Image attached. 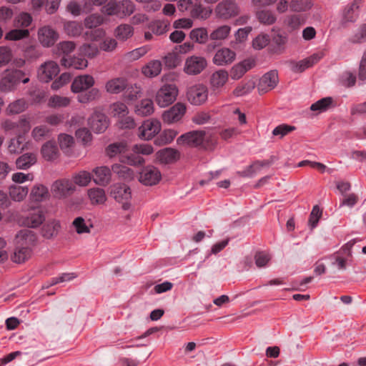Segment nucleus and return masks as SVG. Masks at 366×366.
I'll return each mask as SVG.
<instances>
[{"label": "nucleus", "instance_id": "42", "mask_svg": "<svg viewBox=\"0 0 366 366\" xmlns=\"http://www.w3.org/2000/svg\"><path fill=\"white\" fill-rule=\"evenodd\" d=\"M112 169L119 178L125 180H131L134 177V172L132 169L125 165L115 164L112 165Z\"/></svg>", "mask_w": 366, "mask_h": 366}, {"label": "nucleus", "instance_id": "55", "mask_svg": "<svg viewBox=\"0 0 366 366\" xmlns=\"http://www.w3.org/2000/svg\"><path fill=\"white\" fill-rule=\"evenodd\" d=\"M100 97L99 90L97 88H92L89 91L81 93L77 96V99L80 103H88Z\"/></svg>", "mask_w": 366, "mask_h": 366}, {"label": "nucleus", "instance_id": "20", "mask_svg": "<svg viewBox=\"0 0 366 366\" xmlns=\"http://www.w3.org/2000/svg\"><path fill=\"white\" fill-rule=\"evenodd\" d=\"M255 64L253 59H247L235 64L230 71V76L232 79H240L247 71L251 69Z\"/></svg>", "mask_w": 366, "mask_h": 366}, {"label": "nucleus", "instance_id": "60", "mask_svg": "<svg viewBox=\"0 0 366 366\" xmlns=\"http://www.w3.org/2000/svg\"><path fill=\"white\" fill-rule=\"evenodd\" d=\"M69 103V98L58 95H54L50 97L49 100V106L54 108L64 107L68 106Z\"/></svg>", "mask_w": 366, "mask_h": 366}, {"label": "nucleus", "instance_id": "37", "mask_svg": "<svg viewBox=\"0 0 366 366\" xmlns=\"http://www.w3.org/2000/svg\"><path fill=\"white\" fill-rule=\"evenodd\" d=\"M60 227L59 221L52 220L43 226L41 229L42 235L46 239H51L58 234Z\"/></svg>", "mask_w": 366, "mask_h": 366}, {"label": "nucleus", "instance_id": "38", "mask_svg": "<svg viewBox=\"0 0 366 366\" xmlns=\"http://www.w3.org/2000/svg\"><path fill=\"white\" fill-rule=\"evenodd\" d=\"M49 197V191L46 187L43 184H36L33 187L30 198L34 202H42Z\"/></svg>", "mask_w": 366, "mask_h": 366}, {"label": "nucleus", "instance_id": "3", "mask_svg": "<svg viewBox=\"0 0 366 366\" xmlns=\"http://www.w3.org/2000/svg\"><path fill=\"white\" fill-rule=\"evenodd\" d=\"M178 89L172 84H164L157 93L156 102L160 107H166L172 104L177 98Z\"/></svg>", "mask_w": 366, "mask_h": 366}, {"label": "nucleus", "instance_id": "33", "mask_svg": "<svg viewBox=\"0 0 366 366\" xmlns=\"http://www.w3.org/2000/svg\"><path fill=\"white\" fill-rule=\"evenodd\" d=\"M41 154L47 161H52L58 157L59 149L54 142L49 141L41 147Z\"/></svg>", "mask_w": 366, "mask_h": 366}, {"label": "nucleus", "instance_id": "50", "mask_svg": "<svg viewBox=\"0 0 366 366\" xmlns=\"http://www.w3.org/2000/svg\"><path fill=\"white\" fill-rule=\"evenodd\" d=\"M256 16L259 22L267 25L273 24L277 19L273 12L269 10L258 11L256 14Z\"/></svg>", "mask_w": 366, "mask_h": 366}, {"label": "nucleus", "instance_id": "31", "mask_svg": "<svg viewBox=\"0 0 366 366\" xmlns=\"http://www.w3.org/2000/svg\"><path fill=\"white\" fill-rule=\"evenodd\" d=\"M162 67L159 60H152L142 67V72L145 76L152 78L161 73Z\"/></svg>", "mask_w": 366, "mask_h": 366}, {"label": "nucleus", "instance_id": "24", "mask_svg": "<svg viewBox=\"0 0 366 366\" xmlns=\"http://www.w3.org/2000/svg\"><path fill=\"white\" fill-rule=\"evenodd\" d=\"M94 183L101 186L107 185L112 177L111 169L107 166L97 167L93 169Z\"/></svg>", "mask_w": 366, "mask_h": 366}, {"label": "nucleus", "instance_id": "12", "mask_svg": "<svg viewBox=\"0 0 366 366\" xmlns=\"http://www.w3.org/2000/svg\"><path fill=\"white\" fill-rule=\"evenodd\" d=\"M59 72L57 63L48 61L42 64L38 69V78L41 81L48 82L55 77Z\"/></svg>", "mask_w": 366, "mask_h": 366}, {"label": "nucleus", "instance_id": "63", "mask_svg": "<svg viewBox=\"0 0 366 366\" xmlns=\"http://www.w3.org/2000/svg\"><path fill=\"white\" fill-rule=\"evenodd\" d=\"M11 49L8 46H0V68L6 66L12 59Z\"/></svg>", "mask_w": 366, "mask_h": 366}, {"label": "nucleus", "instance_id": "39", "mask_svg": "<svg viewBox=\"0 0 366 366\" xmlns=\"http://www.w3.org/2000/svg\"><path fill=\"white\" fill-rule=\"evenodd\" d=\"M228 72L224 69H219L212 74L211 84L214 88L223 86L228 80Z\"/></svg>", "mask_w": 366, "mask_h": 366}, {"label": "nucleus", "instance_id": "8", "mask_svg": "<svg viewBox=\"0 0 366 366\" xmlns=\"http://www.w3.org/2000/svg\"><path fill=\"white\" fill-rule=\"evenodd\" d=\"M75 190V186L69 179H62L55 181L51 187L53 196L58 199L71 195Z\"/></svg>", "mask_w": 366, "mask_h": 366}, {"label": "nucleus", "instance_id": "14", "mask_svg": "<svg viewBox=\"0 0 366 366\" xmlns=\"http://www.w3.org/2000/svg\"><path fill=\"white\" fill-rule=\"evenodd\" d=\"M161 178V172L154 166L144 167L139 175L140 182L148 186L157 184L160 181Z\"/></svg>", "mask_w": 366, "mask_h": 366}, {"label": "nucleus", "instance_id": "28", "mask_svg": "<svg viewBox=\"0 0 366 366\" xmlns=\"http://www.w3.org/2000/svg\"><path fill=\"white\" fill-rule=\"evenodd\" d=\"M127 87L125 78L117 77L109 80L105 84V89L109 94H119Z\"/></svg>", "mask_w": 366, "mask_h": 366}, {"label": "nucleus", "instance_id": "36", "mask_svg": "<svg viewBox=\"0 0 366 366\" xmlns=\"http://www.w3.org/2000/svg\"><path fill=\"white\" fill-rule=\"evenodd\" d=\"M9 196L15 202H21L26 197L29 189L25 186L11 185L9 188Z\"/></svg>", "mask_w": 366, "mask_h": 366}, {"label": "nucleus", "instance_id": "45", "mask_svg": "<svg viewBox=\"0 0 366 366\" xmlns=\"http://www.w3.org/2000/svg\"><path fill=\"white\" fill-rule=\"evenodd\" d=\"M305 18L300 14H293L287 16L285 20V24L290 31L299 29L305 24Z\"/></svg>", "mask_w": 366, "mask_h": 366}, {"label": "nucleus", "instance_id": "13", "mask_svg": "<svg viewBox=\"0 0 366 366\" xmlns=\"http://www.w3.org/2000/svg\"><path fill=\"white\" fill-rule=\"evenodd\" d=\"M88 123L94 132L100 134L107 129L109 119L103 112L96 111L89 118Z\"/></svg>", "mask_w": 366, "mask_h": 366}, {"label": "nucleus", "instance_id": "35", "mask_svg": "<svg viewBox=\"0 0 366 366\" xmlns=\"http://www.w3.org/2000/svg\"><path fill=\"white\" fill-rule=\"evenodd\" d=\"M36 162V156L34 153H25L16 160V165L19 169H27Z\"/></svg>", "mask_w": 366, "mask_h": 366}, {"label": "nucleus", "instance_id": "32", "mask_svg": "<svg viewBox=\"0 0 366 366\" xmlns=\"http://www.w3.org/2000/svg\"><path fill=\"white\" fill-rule=\"evenodd\" d=\"M134 112L138 116L146 117L154 112V104L149 99H144L135 105Z\"/></svg>", "mask_w": 366, "mask_h": 366}, {"label": "nucleus", "instance_id": "16", "mask_svg": "<svg viewBox=\"0 0 366 366\" xmlns=\"http://www.w3.org/2000/svg\"><path fill=\"white\" fill-rule=\"evenodd\" d=\"M279 81L277 70H271L264 74L258 84V89L262 92H267L273 89Z\"/></svg>", "mask_w": 366, "mask_h": 366}, {"label": "nucleus", "instance_id": "2", "mask_svg": "<svg viewBox=\"0 0 366 366\" xmlns=\"http://www.w3.org/2000/svg\"><path fill=\"white\" fill-rule=\"evenodd\" d=\"M104 17L99 14H92L86 16L84 20V24L86 29H92L86 31L84 36L86 40L98 41L105 35L103 29L98 28L104 23Z\"/></svg>", "mask_w": 366, "mask_h": 366}, {"label": "nucleus", "instance_id": "64", "mask_svg": "<svg viewBox=\"0 0 366 366\" xmlns=\"http://www.w3.org/2000/svg\"><path fill=\"white\" fill-rule=\"evenodd\" d=\"M76 48V44L71 41H64L58 44L57 49L58 51L63 54L64 56H69Z\"/></svg>", "mask_w": 366, "mask_h": 366}, {"label": "nucleus", "instance_id": "41", "mask_svg": "<svg viewBox=\"0 0 366 366\" xmlns=\"http://www.w3.org/2000/svg\"><path fill=\"white\" fill-rule=\"evenodd\" d=\"M64 29L67 35L73 37L79 36L83 32L81 23L76 21L66 22Z\"/></svg>", "mask_w": 366, "mask_h": 366}, {"label": "nucleus", "instance_id": "49", "mask_svg": "<svg viewBox=\"0 0 366 366\" xmlns=\"http://www.w3.org/2000/svg\"><path fill=\"white\" fill-rule=\"evenodd\" d=\"M110 109L112 116L119 118L124 117L129 113L127 106L121 102H117L111 104Z\"/></svg>", "mask_w": 366, "mask_h": 366}, {"label": "nucleus", "instance_id": "40", "mask_svg": "<svg viewBox=\"0 0 366 366\" xmlns=\"http://www.w3.org/2000/svg\"><path fill=\"white\" fill-rule=\"evenodd\" d=\"M196 4L193 6L191 9V16L193 18L206 19L209 17L212 11L207 10L202 4V0H194Z\"/></svg>", "mask_w": 366, "mask_h": 366}, {"label": "nucleus", "instance_id": "58", "mask_svg": "<svg viewBox=\"0 0 366 366\" xmlns=\"http://www.w3.org/2000/svg\"><path fill=\"white\" fill-rule=\"evenodd\" d=\"M290 6L294 11H305L311 8L312 2L310 0H292Z\"/></svg>", "mask_w": 366, "mask_h": 366}, {"label": "nucleus", "instance_id": "19", "mask_svg": "<svg viewBox=\"0 0 366 366\" xmlns=\"http://www.w3.org/2000/svg\"><path fill=\"white\" fill-rule=\"evenodd\" d=\"M236 54L229 48H222L217 51L213 63L217 66H224L231 64L235 59Z\"/></svg>", "mask_w": 366, "mask_h": 366}, {"label": "nucleus", "instance_id": "7", "mask_svg": "<svg viewBox=\"0 0 366 366\" xmlns=\"http://www.w3.org/2000/svg\"><path fill=\"white\" fill-rule=\"evenodd\" d=\"M239 11L237 4L232 0H223L215 8L217 16L223 19H229L237 16Z\"/></svg>", "mask_w": 366, "mask_h": 366}, {"label": "nucleus", "instance_id": "57", "mask_svg": "<svg viewBox=\"0 0 366 366\" xmlns=\"http://www.w3.org/2000/svg\"><path fill=\"white\" fill-rule=\"evenodd\" d=\"M92 180V175L86 171H81L73 177L74 183L80 187H86Z\"/></svg>", "mask_w": 366, "mask_h": 366}, {"label": "nucleus", "instance_id": "15", "mask_svg": "<svg viewBox=\"0 0 366 366\" xmlns=\"http://www.w3.org/2000/svg\"><path fill=\"white\" fill-rule=\"evenodd\" d=\"M186 112V107L182 103H177L162 114V119L165 123L172 124L179 121Z\"/></svg>", "mask_w": 366, "mask_h": 366}, {"label": "nucleus", "instance_id": "25", "mask_svg": "<svg viewBox=\"0 0 366 366\" xmlns=\"http://www.w3.org/2000/svg\"><path fill=\"white\" fill-rule=\"evenodd\" d=\"M16 241L18 245L28 246L31 248L36 241V237L33 231L23 229L16 234Z\"/></svg>", "mask_w": 366, "mask_h": 366}, {"label": "nucleus", "instance_id": "52", "mask_svg": "<svg viewBox=\"0 0 366 366\" xmlns=\"http://www.w3.org/2000/svg\"><path fill=\"white\" fill-rule=\"evenodd\" d=\"M26 107V101L24 99H19L10 103L6 108V112L9 114H19L25 110Z\"/></svg>", "mask_w": 366, "mask_h": 366}, {"label": "nucleus", "instance_id": "48", "mask_svg": "<svg viewBox=\"0 0 366 366\" xmlns=\"http://www.w3.org/2000/svg\"><path fill=\"white\" fill-rule=\"evenodd\" d=\"M133 27L129 24H121L115 29L116 37L125 41L133 35Z\"/></svg>", "mask_w": 366, "mask_h": 366}, {"label": "nucleus", "instance_id": "62", "mask_svg": "<svg viewBox=\"0 0 366 366\" xmlns=\"http://www.w3.org/2000/svg\"><path fill=\"white\" fill-rule=\"evenodd\" d=\"M79 53L81 55L93 58L97 55L99 49L95 44H84L79 48Z\"/></svg>", "mask_w": 366, "mask_h": 366}, {"label": "nucleus", "instance_id": "5", "mask_svg": "<svg viewBox=\"0 0 366 366\" xmlns=\"http://www.w3.org/2000/svg\"><path fill=\"white\" fill-rule=\"evenodd\" d=\"M111 196L115 200L122 204L124 209H128L129 207V202L132 197L129 187L125 184L117 183L112 186Z\"/></svg>", "mask_w": 366, "mask_h": 366}, {"label": "nucleus", "instance_id": "9", "mask_svg": "<svg viewBox=\"0 0 366 366\" xmlns=\"http://www.w3.org/2000/svg\"><path fill=\"white\" fill-rule=\"evenodd\" d=\"M208 98V89L202 84L191 86L187 92L188 101L193 105H201Z\"/></svg>", "mask_w": 366, "mask_h": 366}, {"label": "nucleus", "instance_id": "11", "mask_svg": "<svg viewBox=\"0 0 366 366\" xmlns=\"http://www.w3.org/2000/svg\"><path fill=\"white\" fill-rule=\"evenodd\" d=\"M38 40L44 47L52 46L59 39V34L49 26H44L37 32Z\"/></svg>", "mask_w": 366, "mask_h": 366}, {"label": "nucleus", "instance_id": "29", "mask_svg": "<svg viewBox=\"0 0 366 366\" xmlns=\"http://www.w3.org/2000/svg\"><path fill=\"white\" fill-rule=\"evenodd\" d=\"M31 247L17 244L13 254L11 256V259L15 263L21 264L27 260L31 257Z\"/></svg>", "mask_w": 366, "mask_h": 366}, {"label": "nucleus", "instance_id": "34", "mask_svg": "<svg viewBox=\"0 0 366 366\" xmlns=\"http://www.w3.org/2000/svg\"><path fill=\"white\" fill-rule=\"evenodd\" d=\"M128 151V145L125 142L110 144L106 148V154L109 158L118 154H124Z\"/></svg>", "mask_w": 366, "mask_h": 366}, {"label": "nucleus", "instance_id": "43", "mask_svg": "<svg viewBox=\"0 0 366 366\" xmlns=\"http://www.w3.org/2000/svg\"><path fill=\"white\" fill-rule=\"evenodd\" d=\"M151 49L149 45H144L141 47L137 48L131 51L124 54V59L129 61L138 60L142 56H144Z\"/></svg>", "mask_w": 366, "mask_h": 366}, {"label": "nucleus", "instance_id": "61", "mask_svg": "<svg viewBox=\"0 0 366 366\" xmlns=\"http://www.w3.org/2000/svg\"><path fill=\"white\" fill-rule=\"evenodd\" d=\"M49 133V128L45 125L35 127L32 132L31 136L35 141H41L46 138Z\"/></svg>", "mask_w": 366, "mask_h": 366}, {"label": "nucleus", "instance_id": "30", "mask_svg": "<svg viewBox=\"0 0 366 366\" xmlns=\"http://www.w3.org/2000/svg\"><path fill=\"white\" fill-rule=\"evenodd\" d=\"M268 164L269 163L267 161H256L251 165L246 167L244 170L238 171L237 174L242 177L251 178L254 177L263 167L267 166Z\"/></svg>", "mask_w": 366, "mask_h": 366}, {"label": "nucleus", "instance_id": "21", "mask_svg": "<svg viewBox=\"0 0 366 366\" xmlns=\"http://www.w3.org/2000/svg\"><path fill=\"white\" fill-rule=\"evenodd\" d=\"M157 159L162 164H172L180 158V153L173 148H164L156 154Z\"/></svg>", "mask_w": 366, "mask_h": 366}, {"label": "nucleus", "instance_id": "18", "mask_svg": "<svg viewBox=\"0 0 366 366\" xmlns=\"http://www.w3.org/2000/svg\"><path fill=\"white\" fill-rule=\"evenodd\" d=\"M94 83V79L92 76L89 74L80 75L74 79L71 89L74 93H81L92 87Z\"/></svg>", "mask_w": 366, "mask_h": 366}, {"label": "nucleus", "instance_id": "44", "mask_svg": "<svg viewBox=\"0 0 366 366\" xmlns=\"http://www.w3.org/2000/svg\"><path fill=\"white\" fill-rule=\"evenodd\" d=\"M88 195L92 204H103L107 200L105 192L102 188L96 187L89 189Z\"/></svg>", "mask_w": 366, "mask_h": 366}, {"label": "nucleus", "instance_id": "10", "mask_svg": "<svg viewBox=\"0 0 366 366\" xmlns=\"http://www.w3.org/2000/svg\"><path fill=\"white\" fill-rule=\"evenodd\" d=\"M207 65V62L204 57L191 56L185 61L184 71L189 75H197L200 74Z\"/></svg>", "mask_w": 366, "mask_h": 366}, {"label": "nucleus", "instance_id": "47", "mask_svg": "<svg viewBox=\"0 0 366 366\" xmlns=\"http://www.w3.org/2000/svg\"><path fill=\"white\" fill-rule=\"evenodd\" d=\"M332 97L322 98L310 106L311 111L317 112V113H322L327 111L332 104Z\"/></svg>", "mask_w": 366, "mask_h": 366}, {"label": "nucleus", "instance_id": "1", "mask_svg": "<svg viewBox=\"0 0 366 366\" xmlns=\"http://www.w3.org/2000/svg\"><path fill=\"white\" fill-rule=\"evenodd\" d=\"M134 4L132 1H109L102 6L101 11L107 16H115L119 19L130 16L134 11Z\"/></svg>", "mask_w": 366, "mask_h": 366}, {"label": "nucleus", "instance_id": "56", "mask_svg": "<svg viewBox=\"0 0 366 366\" xmlns=\"http://www.w3.org/2000/svg\"><path fill=\"white\" fill-rule=\"evenodd\" d=\"M72 226L77 234H84V233H89L90 229L92 227V225L90 224L88 226L85 220L83 217H78L75 218L72 222Z\"/></svg>", "mask_w": 366, "mask_h": 366}, {"label": "nucleus", "instance_id": "26", "mask_svg": "<svg viewBox=\"0 0 366 366\" xmlns=\"http://www.w3.org/2000/svg\"><path fill=\"white\" fill-rule=\"evenodd\" d=\"M359 1L355 0L351 4H348L343 10L342 13V23H352L356 21L359 16Z\"/></svg>", "mask_w": 366, "mask_h": 366}, {"label": "nucleus", "instance_id": "4", "mask_svg": "<svg viewBox=\"0 0 366 366\" xmlns=\"http://www.w3.org/2000/svg\"><path fill=\"white\" fill-rule=\"evenodd\" d=\"M26 73L19 69H14L6 74L0 81V90L3 92H10L16 89Z\"/></svg>", "mask_w": 366, "mask_h": 366}, {"label": "nucleus", "instance_id": "27", "mask_svg": "<svg viewBox=\"0 0 366 366\" xmlns=\"http://www.w3.org/2000/svg\"><path fill=\"white\" fill-rule=\"evenodd\" d=\"M61 64L66 68L84 69L87 67L88 61L81 56H63L61 59Z\"/></svg>", "mask_w": 366, "mask_h": 366}, {"label": "nucleus", "instance_id": "59", "mask_svg": "<svg viewBox=\"0 0 366 366\" xmlns=\"http://www.w3.org/2000/svg\"><path fill=\"white\" fill-rule=\"evenodd\" d=\"M29 36V31L28 29H12L6 33L5 38L10 41H17L23 39Z\"/></svg>", "mask_w": 366, "mask_h": 366}, {"label": "nucleus", "instance_id": "51", "mask_svg": "<svg viewBox=\"0 0 366 366\" xmlns=\"http://www.w3.org/2000/svg\"><path fill=\"white\" fill-rule=\"evenodd\" d=\"M169 27V23L167 21L157 20L152 22L149 29L152 32L157 35H162L167 32Z\"/></svg>", "mask_w": 366, "mask_h": 366}, {"label": "nucleus", "instance_id": "23", "mask_svg": "<svg viewBox=\"0 0 366 366\" xmlns=\"http://www.w3.org/2000/svg\"><path fill=\"white\" fill-rule=\"evenodd\" d=\"M322 58V54L320 53L313 54L312 55L295 62L292 64V69L295 72H302L305 69L312 66L317 64Z\"/></svg>", "mask_w": 366, "mask_h": 366}, {"label": "nucleus", "instance_id": "53", "mask_svg": "<svg viewBox=\"0 0 366 366\" xmlns=\"http://www.w3.org/2000/svg\"><path fill=\"white\" fill-rule=\"evenodd\" d=\"M190 39L199 44H204L208 39V34L204 28H197L191 31Z\"/></svg>", "mask_w": 366, "mask_h": 366}, {"label": "nucleus", "instance_id": "6", "mask_svg": "<svg viewBox=\"0 0 366 366\" xmlns=\"http://www.w3.org/2000/svg\"><path fill=\"white\" fill-rule=\"evenodd\" d=\"M161 123L156 119H149L144 121L139 127L138 136L141 139L150 140L161 130Z\"/></svg>", "mask_w": 366, "mask_h": 366}, {"label": "nucleus", "instance_id": "54", "mask_svg": "<svg viewBox=\"0 0 366 366\" xmlns=\"http://www.w3.org/2000/svg\"><path fill=\"white\" fill-rule=\"evenodd\" d=\"M31 14L27 12H21L16 16L14 21V26L16 27H28L32 22Z\"/></svg>", "mask_w": 366, "mask_h": 366}, {"label": "nucleus", "instance_id": "22", "mask_svg": "<svg viewBox=\"0 0 366 366\" xmlns=\"http://www.w3.org/2000/svg\"><path fill=\"white\" fill-rule=\"evenodd\" d=\"M45 219L43 211L39 208H32L24 219V224L29 227L36 228Z\"/></svg>", "mask_w": 366, "mask_h": 366}, {"label": "nucleus", "instance_id": "46", "mask_svg": "<svg viewBox=\"0 0 366 366\" xmlns=\"http://www.w3.org/2000/svg\"><path fill=\"white\" fill-rule=\"evenodd\" d=\"M230 31L231 26L228 25H222L213 30L209 34V38L210 39L215 41L224 40L228 37Z\"/></svg>", "mask_w": 366, "mask_h": 366}, {"label": "nucleus", "instance_id": "17", "mask_svg": "<svg viewBox=\"0 0 366 366\" xmlns=\"http://www.w3.org/2000/svg\"><path fill=\"white\" fill-rule=\"evenodd\" d=\"M204 131H192L178 137V144H187L192 147H202L204 140Z\"/></svg>", "mask_w": 366, "mask_h": 366}]
</instances>
